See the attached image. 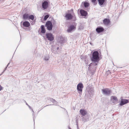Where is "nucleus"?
Returning <instances> with one entry per match:
<instances>
[{
	"label": "nucleus",
	"instance_id": "412c9836",
	"mask_svg": "<svg viewBox=\"0 0 129 129\" xmlns=\"http://www.w3.org/2000/svg\"><path fill=\"white\" fill-rule=\"evenodd\" d=\"M41 32L43 33H44L45 32V30L44 28V26L43 25H42L41 26Z\"/></svg>",
	"mask_w": 129,
	"mask_h": 129
},
{
	"label": "nucleus",
	"instance_id": "9b49d317",
	"mask_svg": "<svg viewBox=\"0 0 129 129\" xmlns=\"http://www.w3.org/2000/svg\"><path fill=\"white\" fill-rule=\"evenodd\" d=\"M128 102V101L127 99H122L121 100L119 105L120 106H122L127 103Z\"/></svg>",
	"mask_w": 129,
	"mask_h": 129
},
{
	"label": "nucleus",
	"instance_id": "393cba45",
	"mask_svg": "<svg viewBox=\"0 0 129 129\" xmlns=\"http://www.w3.org/2000/svg\"><path fill=\"white\" fill-rule=\"evenodd\" d=\"M49 17V15H45L44 18V20H46Z\"/></svg>",
	"mask_w": 129,
	"mask_h": 129
},
{
	"label": "nucleus",
	"instance_id": "423d86ee",
	"mask_svg": "<svg viewBox=\"0 0 129 129\" xmlns=\"http://www.w3.org/2000/svg\"><path fill=\"white\" fill-rule=\"evenodd\" d=\"M102 93L103 94L109 95L111 92V91L108 88L104 89L102 90Z\"/></svg>",
	"mask_w": 129,
	"mask_h": 129
},
{
	"label": "nucleus",
	"instance_id": "473e14b6",
	"mask_svg": "<svg viewBox=\"0 0 129 129\" xmlns=\"http://www.w3.org/2000/svg\"><path fill=\"white\" fill-rule=\"evenodd\" d=\"M58 49H59V47H57V50H58Z\"/></svg>",
	"mask_w": 129,
	"mask_h": 129
},
{
	"label": "nucleus",
	"instance_id": "72a5a7b5",
	"mask_svg": "<svg viewBox=\"0 0 129 129\" xmlns=\"http://www.w3.org/2000/svg\"><path fill=\"white\" fill-rule=\"evenodd\" d=\"M94 69H95V70H96V68L95 67V68Z\"/></svg>",
	"mask_w": 129,
	"mask_h": 129
},
{
	"label": "nucleus",
	"instance_id": "c756f323",
	"mask_svg": "<svg viewBox=\"0 0 129 129\" xmlns=\"http://www.w3.org/2000/svg\"><path fill=\"white\" fill-rule=\"evenodd\" d=\"M3 87L0 85V91L2 90L3 89Z\"/></svg>",
	"mask_w": 129,
	"mask_h": 129
},
{
	"label": "nucleus",
	"instance_id": "c85d7f7f",
	"mask_svg": "<svg viewBox=\"0 0 129 129\" xmlns=\"http://www.w3.org/2000/svg\"><path fill=\"white\" fill-rule=\"evenodd\" d=\"M9 64V63H8V64H7V66L5 68V69H4V71H5L6 70V69H7V67L8 66V65Z\"/></svg>",
	"mask_w": 129,
	"mask_h": 129
},
{
	"label": "nucleus",
	"instance_id": "f8f14e48",
	"mask_svg": "<svg viewBox=\"0 0 129 129\" xmlns=\"http://www.w3.org/2000/svg\"><path fill=\"white\" fill-rule=\"evenodd\" d=\"M107 0H98L99 4L101 7H103L105 4Z\"/></svg>",
	"mask_w": 129,
	"mask_h": 129
},
{
	"label": "nucleus",
	"instance_id": "cd10ccee",
	"mask_svg": "<svg viewBox=\"0 0 129 129\" xmlns=\"http://www.w3.org/2000/svg\"><path fill=\"white\" fill-rule=\"evenodd\" d=\"M35 23V22L34 20L33 21L32 20V21H30V23L32 25H33Z\"/></svg>",
	"mask_w": 129,
	"mask_h": 129
},
{
	"label": "nucleus",
	"instance_id": "7ed1b4c3",
	"mask_svg": "<svg viewBox=\"0 0 129 129\" xmlns=\"http://www.w3.org/2000/svg\"><path fill=\"white\" fill-rule=\"evenodd\" d=\"M84 86L83 84L81 83H79L77 86V90L79 95L81 96L82 91Z\"/></svg>",
	"mask_w": 129,
	"mask_h": 129
},
{
	"label": "nucleus",
	"instance_id": "dca6fc26",
	"mask_svg": "<svg viewBox=\"0 0 129 129\" xmlns=\"http://www.w3.org/2000/svg\"><path fill=\"white\" fill-rule=\"evenodd\" d=\"M23 24L24 26L26 27H29L30 25V23L27 21H24L23 22Z\"/></svg>",
	"mask_w": 129,
	"mask_h": 129
},
{
	"label": "nucleus",
	"instance_id": "b1692460",
	"mask_svg": "<svg viewBox=\"0 0 129 129\" xmlns=\"http://www.w3.org/2000/svg\"><path fill=\"white\" fill-rule=\"evenodd\" d=\"M28 107H29V108L30 109H31V110L32 111V112H33V113L32 114V115H33V116H34V115H35V112H34V111L33 110V109H32L31 108V107L29 105H28Z\"/></svg>",
	"mask_w": 129,
	"mask_h": 129
},
{
	"label": "nucleus",
	"instance_id": "bb28decb",
	"mask_svg": "<svg viewBox=\"0 0 129 129\" xmlns=\"http://www.w3.org/2000/svg\"><path fill=\"white\" fill-rule=\"evenodd\" d=\"M96 0H91V1L92 3H93L94 5H96Z\"/></svg>",
	"mask_w": 129,
	"mask_h": 129
},
{
	"label": "nucleus",
	"instance_id": "2f4dec72",
	"mask_svg": "<svg viewBox=\"0 0 129 129\" xmlns=\"http://www.w3.org/2000/svg\"><path fill=\"white\" fill-rule=\"evenodd\" d=\"M83 27H81V28H79V29H83Z\"/></svg>",
	"mask_w": 129,
	"mask_h": 129
},
{
	"label": "nucleus",
	"instance_id": "f704fd0d",
	"mask_svg": "<svg viewBox=\"0 0 129 129\" xmlns=\"http://www.w3.org/2000/svg\"><path fill=\"white\" fill-rule=\"evenodd\" d=\"M69 129H71L70 128H69Z\"/></svg>",
	"mask_w": 129,
	"mask_h": 129
},
{
	"label": "nucleus",
	"instance_id": "aec40b11",
	"mask_svg": "<svg viewBox=\"0 0 129 129\" xmlns=\"http://www.w3.org/2000/svg\"><path fill=\"white\" fill-rule=\"evenodd\" d=\"M83 3V4L84 5V6L86 8L88 7L89 5V4L88 2H85L84 3L83 2L82 3V4Z\"/></svg>",
	"mask_w": 129,
	"mask_h": 129
},
{
	"label": "nucleus",
	"instance_id": "f03ea898",
	"mask_svg": "<svg viewBox=\"0 0 129 129\" xmlns=\"http://www.w3.org/2000/svg\"><path fill=\"white\" fill-rule=\"evenodd\" d=\"M94 94V88L90 86H88L86 89V94L88 97H91Z\"/></svg>",
	"mask_w": 129,
	"mask_h": 129
},
{
	"label": "nucleus",
	"instance_id": "f3484780",
	"mask_svg": "<svg viewBox=\"0 0 129 129\" xmlns=\"http://www.w3.org/2000/svg\"><path fill=\"white\" fill-rule=\"evenodd\" d=\"M103 23L106 25H108L110 22L109 19H105L103 21Z\"/></svg>",
	"mask_w": 129,
	"mask_h": 129
},
{
	"label": "nucleus",
	"instance_id": "6ab92c4d",
	"mask_svg": "<svg viewBox=\"0 0 129 129\" xmlns=\"http://www.w3.org/2000/svg\"><path fill=\"white\" fill-rule=\"evenodd\" d=\"M29 15L27 13L23 15V18L24 19H28Z\"/></svg>",
	"mask_w": 129,
	"mask_h": 129
},
{
	"label": "nucleus",
	"instance_id": "4be33fe9",
	"mask_svg": "<svg viewBox=\"0 0 129 129\" xmlns=\"http://www.w3.org/2000/svg\"><path fill=\"white\" fill-rule=\"evenodd\" d=\"M50 101L53 103V104H56L57 103V102L54 99L52 98H50Z\"/></svg>",
	"mask_w": 129,
	"mask_h": 129
},
{
	"label": "nucleus",
	"instance_id": "f257e3e1",
	"mask_svg": "<svg viewBox=\"0 0 129 129\" xmlns=\"http://www.w3.org/2000/svg\"><path fill=\"white\" fill-rule=\"evenodd\" d=\"M91 60L93 62L91 63L89 65V69L92 65L96 66L97 65L98 61L100 60L99 53L97 51L94 52L92 54V56L91 58Z\"/></svg>",
	"mask_w": 129,
	"mask_h": 129
},
{
	"label": "nucleus",
	"instance_id": "1a4fd4ad",
	"mask_svg": "<svg viewBox=\"0 0 129 129\" xmlns=\"http://www.w3.org/2000/svg\"><path fill=\"white\" fill-rule=\"evenodd\" d=\"M46 26L47 27L48 30H51L52 28V22L50 21H48L46 23Z\"/></svg>",
	"mask_w": 129,
	"mask_h": 129
},
{
	"label": "nucleus",
	"instance_id": "7c9ffc66",
	"mask_svg": "<svg viewBox=\"0 0 129 129\" xmlns=\"http://www.w3.org/2000/svg\"><path fill=\"white\" fill-rule=\"evenodd\" d=\"M26 104L28 106L29 105L26 103Z\"/></svg>",
	"mask_w": 129,
	"mask_h": 129
},
{
	"label": "nucleus",
	"instance_id": "9d476101",
	"mask_svg": "<svg viewBox=\"0 0 129 129\" xmlns=\"http://www.w3.org/2000/svg\"><path fill=\"white\" fill-rule=\"evenodd\" d=\"M76 28V26L71 25L68 28L67 30V31L69 32H71L75 29Z\"/></svg>",
	"mask_w": 129,
	"mask_h": 129
},
{
	"label": "nucleus",
	"instance_id": "39448f33",
	"mask_svg": "<svg viewBox=\"0 0 129 129\" xmlns=\"http://www.w3.org/2000/svg\"><path fill=\"white\" fill-rule=\"evenodd\" d=\"M46 37L48 40L52 41L53 40L54 37L52 34L49 33L46 34Z\"/></svg>",
	"mask_w": 129,
	"mask_h": 129
},
{
	"label": "nucleus",
	"instance_id": "6e6552de",
	"mask_svg": "<svg viewBox=\"0 0 129 129\" xmlns=\"http://www.w3.org/2000/svg\"><path fill=\"white\" fill-rule=\"evenodd\" d=\"M49 5V4L48 2L46 1L43 2L42 5V8L43 10L47 9Z\"/></svg>",
	"mask_w": 129,
	"mask_h": 129
},
{
	"label": "nucleus",
	"instance_id": "ddd939ff",
	"mask_svg": "<svg viewBox=\"0 0 129 129\" xmlns=\"http://www.w3.org/2000/svg\"><path fill=\"white\" fill-rule=\"evenodd\" d=\"M80 112L82 116H84L87 113V111L84 109H81L80 110Z\"/></svg>",
	"mask_w": 129,
	"mask_h": 129
},
{
	"label": "nucleus",
	"instance_id": "2eb2a0df",
	"mask_svg": "<svg viewBox=\"0 0 129 129\" xmlns=\"http://www.w3.org/2000/svg\"><path fill=\"white\" fill-rule=\"evenodd\" d=\"M80 12L81 15L82 16H86L87 14V12L81 9Z\"/></svg>",
	"mask_w": 129,
	"mask_h": 129
},
{
	"label": "nucleus",
	"instance_id": "0eeeda50",
	"mask_svg": "<svg viewBox=\"0 0 129 129\" xmlns=\"http://www.w3.org/2000/svg\"><path fill=\"white\" fill-rule=\"evenodd\" d=\"M111 101L113 104L115 105L117 103L118 99L116 97L112 96L111 97Z\"/></svg>",
	"mask_w": 129,
	"mask_h": 129
},
{
	"label": "nucleus",
	"instance_id": "20e7f679",
	"mask_svg": "<svg viewBox=\"0 0 129 129\" xmlns=\"http://www.w3.org/2000/svg\"><path fill=\"white\" fill-rule=\"evenodd\" d=\"M68 13H67L65 16V17L67 20H71L73 17L72 14L73 13V10L72 9L68 11Z\"/></svg>",
	"mask_w": 129,
	"mask_h": 129
},
{
	"label": "nucleus",
	"instance_id": "4468645a",
	"mask_svg": "<svg viewBox=\"0 0 129 129\" xmlns=\"http://www.w3.org/2000/svg\"><path fill=\"white\" fill-rule=\"evenodd\" d=\"M96 31L99 33L103 31H104V29L102 27H98L96 28Z\"/></svg>",
	"mask_w": 129,
	"mask_h": 129
},
{
	"label": "nucleus",
	"instance_id": "a211bd4d",
	"mask_svg": "<svg viewBox=\"0 0 129 129\" xmlns=\"http://www.w3.org/2000/svg\"><path fill=\"white\" fill-rule=\"evenodd\" d=\"M64 40V38L60 36L58 38V41L59 42L61 43H63V40Z\"/></svg>",
	"mask_w": 129,
	"mask_h": 129
},
{
	"label": "nucleus",
	"instance_id": "a878e982",
	"mask_svg": "<svg viewBox=\"0 0 129 129\" xmlns=\"http://www.w3.org/2000/svg\"><path fill=\"white\" fill-rule=\"evenodd\" d=\"M49 58V57L48 56H45L44 57V59L45 60H48Z\"/></svg>",
	"mask_w": 129,
	"mask_h": 129
},
{
	"label": "nucleus",
	"instance_id": "5701e85b",
	"mask_svg": "<svg viewBox=\"0 0 129 129\" xmlns=\"http://www.w3.org/2000/svg\"><path fill=\"white\" fill-rule=\"evenodd\" d=\"M34 17L33 15H31L29 16L28 19L29 20L30 19L32 20H34Z\"/></svg>",
	"mask_w": 129,
	"mask_h": 129
}]
</instances>
